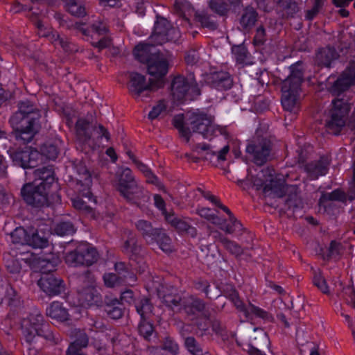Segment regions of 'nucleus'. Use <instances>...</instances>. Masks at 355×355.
<instances>
[{
	"mask_svg": "<svg viewBox=\"0 0 355 355\" xmlns=\"http://www.w3.org/2000/svg\"><path fill=\"white\" fill-rule=\"evenodd\" d=\"M314 284L324 293L329 292L324 279L320 275H315L313 278Z\"/></svg>",
	"mask_w": 355,
	"mask_h": 355,
	"instance_id": "53",
	"label": "nucleus"
},
{
	"mask_svg": "<svg viewBox=\"0 0 355 355\" xmlns=\"http://www.w3.org/2000/svg\"><path fill=\"white\" fill-rule=\"evenodd\" d=\"M228 297L234 302L238 309L243 311L246 317L257 316L265 318L267 316L266 312L251 304L244 306L238 297V293L234 289H232L228 294Z\"/></svg>",
	"mask_w": 355,
	"mask_h": 355,
	"instance_id": "20",
	"label": "nucleus"
},
{
	"mask_svg": "<svg viewBox=\"0 0 355 355\" xmlns=\"http://www.w3.org/2000/svg\"><path fill=\"white\" fill-rule=\"evenodd\" d=\"M81 31L84 35L91 34L92 41H90L92 45L98 49L102 50L108 47L111 44V41L107 37H103L98 41H96L97 37L103 35L107 32L106 25L101 21H97L92 24L89 31L80 28Z\"/></svg>",
	"mask_w": 355,
	"mask_h": 355,
	"instance_id": "15",
	"label": "nucleus"
},
{
	"mask_svg": "<svg viewBox=\"0 0 355 355\" xmlns=\"http://www.w3.org/2000/svg\"><path fill=\"white\" fill-rule=\"evenodd\" d=\"M37 26L38 35L40 37H47L55 46L60 45L65 51L69 50L67 41H64L63 38H60V35L54 32L51 27L45 26L40 21L37 23Z\"/></svg>",
	"mask_w": 355,
	"mask_h": 355,
	"instance_id": "23",
	"label": "nucleus"
},
{
	"mask_svg": "<svg viewBox=\"0 0 355 355\" xmlns=\"http://www.w3.org/2000/svg\"><path fill=\"white\" fill-rule=\"evenodd\" d=\"M106 311L107 315L112 319H119L122 316V310L118 306H107Z\"/></svg>",
	"mask_w": 355,
	"mask_h": 355,
	"instance_id": "57",
	"label": "nucleus"
},
{
	"mask_svg": "<svg viewBox=\"0 0 355 355\" xmlns=\"http://www.w3.org/2000/svg\"><path fill=\"white\" fill-rule=\"evenodd\" d=\"M49 230L48 227L34 230L28 229V246L34 248H44L48 245Z\"/></svg>",
	"mask_w": 355,
	"mask_h": 355,
	"instance_id": "21",
	"label": "nucleus"
},
{
	"mask_svg": "<svg viewBox=\"0 0 355 355\" xmlns=\"http://www.w3.org/2000/svg\"><path fill=\"white\" fill-rule=\"evenodd\" d=\"M198 95L199 89L192 77L186 78L180 76L173 79L171 84V96L174 101L182 103L193 100Z\"/></svg>",
	"mask_w": 355,
	"mask_h": 355,
	"instance_id": "7",
	"label": "nucleus"
},
{
	"mask_svg": "<svg viewBox=\"0 0 355 355\" xmlns=\"http://www.w3.org/2000/svg\"><path fill=\"white\" fill-rule=\"evenodd\" d=\"M46 315L51 318L60 322L69 319V314L67 310L59 302H53L46 309Z\"/></svg>",
	"mask_w": 355,
	"mask_h": 355,
	"instance_id": "26",
	"label": "nucleus"
},
{
	"mask_svg": "<svg viewBox=\"0 0 355 355\" xmlns=\"http://www.w3.org/2000/svg\"><path fill=\"white\" fill-rule=\"evenodd\" d=\"M76 168L78 173V184L80 187L89 189L92 185V178L85 164L80 163L76 166Z\"/></svg>",
	"mask_w": 355,
	"mask_h": 355,
	"instance_id": "33",
	"label": "nucleus"
},
{
	"mask_svg": "<svg viewBox=\"0 0 355 355\" xmlns=\"http://www.w3.org/2000/svg\"><path fill=\"white\" fill-rule=\"evenodd\" d=\"M254 331H258V336L262 343L260 345H259V344H257V345L260 347L266 346V347H269L270 345V340H269L267 334H266V332H264L262 329H254Z\"/></svg>",
	"mask_w": 355,
	"mask_h": 355,
	"instance_id": "59",
	"label": "nucleus"
},
{
	"mask_svg": "<svg viewBox=\"0 0 355 355\" xmlns=\"http://www.w3.org/2000/svg\"><path fill=\"white\" fill-rule=\"evenodd\" d=\"M265 40V30L262 27L257 29L256 35L254 38V42L256 45L261 44Z\"/></svg>",
	"mask_w": 355,
	"mask_h": 355,
	"instance_id": "60",
	"label": "nucleus"
},
{
	"mask_svg": "<svg viewBox=\"0 0 355 355\" xmlns=\"http://www.w3.org/2000/svg\"><path fill=\"white\" fill-rule=\"evenodd\" d=\"M42 151V153L49 159H55L58 155V149L53 145L44 146Z\"/></svg>",
	"mask_w": 355,
	"mask_h": 355,
	"instance_id": "51",
	"label": "nucleus"
},
{
	"mask_svg": "<svg viewBox=\"0 0 355 355\" xmlns=\"http://www.w3.org/2000/svg\"><path fill=\"white\" fill-rule=\"evenodd\" d=\"M212 79L213 87L218 90L228 89L232 85V80L230 75L225 72H220L214 74Z\"/></svg>",
	"mask_w": 355,
	"mask_h": 355,
	"instance_id": "31",
	"label": "nucleus"
},
{
	"mask_svg": "<svg viewBox=\"0 0 355 355\" xmlns=\"http://www.w3.org/2000/svg\"><path fill=\"white\" fill-rule=\"evenodd\" d=\"M174 126L178 129L180 135L184 137L187 142L190 139H193L194 135H191V131L188 128H184V119L183 114L176 115L173 120Z\"/></svg>",
	"mask_w": 355,
	"mask_h": 355,
	"instance_id": "35",
	"label": "nucleus"
},
{
	"mask_svg": "<svg viewBox=\"0 0 355 355\" xmlns=\"http://www.w3.org/2000/svg\"><path fill=\"white\" fill-rule=\"evenodd\" d=\"M82 197H77L72 200L74 208L85 213L91 212L92 209V205H96V200L91 193L89 189L83 187L80 190Z\"/></svg>",
	"mask_w": 355,
	"mask_h": 355,
	"instance_id": "22",
	"label": "nucleus"
},
{
	"mask_svg": "<svg viewBox=\"0 0 355 355\" xmlns=\"http://www.w3.org/2000/svg\"><path fill=\"white\" fill-rule=\"evenodd\" d=\"M321 5L322 0H315V6L311 10L307 11L306 17L309 20L312 19L318 12V9L321 6Z\"/></svg>",
	"mask_w": 355,
	"mask_h": 355,
	"instance_id": "62",
	"label": "nucleus"
},
{
	"mask_svg": "<svg viewBox=\"0 0 355 355\" xmlns=\"http://www.w3.org/2000/svg\"><path fill=\"white\" fill-rule=\"evenodd\" d=\"M121 300L123 302L131 304L134 302V295L131 290H127L121 293Z\"/></svg>",
	"mask_w": 355,
	"mask_h": 355,
	"instance_id": "63",
	"label": "nucleus"
},
{
	"mask_svg": "<svg viewBox=\"0 0 355 355\" xmlns=\"http://www.w3.org/2000/svg\"><path fill=\"white\" fill-rule=\"evenodd\" d=\"M180 36L179 30L171 28L170 23L163 17L157 18L151 40L157 44H162L167 41L175 42Z\"/></svg>",
	"mask_w": 355,
	"mask_h": 355,
	"instance_id": "12",
	"label": "nucleus"
},
{
	"mask_svg": "<svg viewBox=\"0 0 355 355\" xmlns=\"http://www.w3.org/2000/svg\"><path fill=\"white\" fill-rule=\"evenodd\" d=\"M192 148L193 150L196 152L199 157L207 159L209 155H216L218 161H225V156L230 150V147L227 144L223 145L219 150H218L219 146L216 144H196Z\"/></svg>",
	"mask_w": 355,
	"mask_h": 355,
	"instance_id": "19",
	"label": "nucleus"
},
{
	"mask_svg": "<svg viewBox=\"0 0 355 355\" xmlns=\"http://www.w3.org/2000/svg\"><path fill=\"white\" fill-rule=\"evenodd\" d=\"M137 228L139 231H140L144 236L145 237H151L152 235L154 234V230L153 229L150 223L148 222L140 220L136 224Z\"/></svg>",
	"mask_w": 355,
	"mask_h": 355,
	"instance_id": "45",
	"label": "nucleus"
},
{
	"mask_svg": "<svg viewBox=\"0 0 355 355\" xmlns=\"http://www.w3.org/2000/svg\"><path fill=\"white\" fill-rule=\"evenodd\" d=\"M185 346L193 355H200L201 352L200 347L193 337H188L184 341Z\"/></svg>",
	"mask_w": 355,
	"mask_h": 355,
	"instance_id": "47",
	"label": "nucleus"
},
{
	"mask_svg": "<svg viewBox=\"0 0 355 355\" xmlns=\"http://www.w3.org/2000/svg\"><path fill=\"white\" fill-rule=\"evenodd\" d=\"M220 225H217L227 234L234 233L236 230L240 229L241 226V223L233 216H230L228 220L220 219Z\"/></svg>",
	"mask_w": 355,
	"mask_h": 355,
	"instance_id": "39",
	"label": "nucleus"
},
{
	"mask_svg": "<svg viewBox=\"0 0 355 355\" xmlns=\"http://www.w3.org/2000/svg\"><path fill=\"white\" fill-rule=\"evenodd\" d=\"M28 229L26 230L21 227H17L10 234L11 242L15 245H28Z\"/></svg>",
	"mask_w": 355,
	"mask_h": 355,
	"instance_id": "32",
	"label": "nucleus"
},
{
	"mask_svg": "<svg viewBox=\"0 0 355 355\" xmlns=\"http://www.w3.org/2000/svg\"><path fill=\"white\" fill-rule=\"evenodd\" d=\"M37 284L45 293L50 296L58 295L64 291L62 281L52 274H43Z\"/></svg>",
	"mask_w": 355,
	"mask_h": 355,
	"instance_id": "18",
	"label": "nucleus"
},
{
	"mask_svg": "<svg viewBox=\"0 0 355 355\" xmlns=\"http://www.w3.org/2000/svg\"><path fill=\"white\" fill-rule=\"evenodd\" d=\"M159 248L165 252H170L172 251V247L171 245V239L168 236L165 234L162 235L158 241Z\"/></svg>",
	"mask_w": 355,
	"mask_h": 355,
	"instance_id": "54",
	"label": "nucleus"
},
{
	"mask_svg": "<svg viewBox=\"0 0 355 355\" xmlns=\"http://www.w3.org/2000/svg\"><path fill=\"white\" fill-rule=\"evenodd\" d=\"M355 85V62L350 63L341 76L334 82L331 90L335 94L347 89Z\"/></svg>",
	"mask_w": 355,
	"mask_h": 355,
	"instance_id": "17",
	"label": "nucleus"
},
{
	"mask_svg": "<svg viewBox=\"0 0 355 355\" xmlns=\"http://www.w3.org/2000/svg\"><path fill=\"white\" fill-rule=\"evenodd\" d=\"M6 266L11 272H17L20 270V266L18 263H15L12 260H8L6 262Z\"/></svg>",
	"mask_w": 355,
	"mask_h": 355,
	"instance_id": "64",
	"label": "nucleus"
},
{
	"mask_svg": "<svg viewBox=\"0 0 355 355\" xmlns=\"http://www.w3.org/2000/svg\"><path fill=\"white\" fill-rule=\"evenodd\" d=\"M128 88L135 100L142 101L149 96L152 91L157 87H156L153 78L147 81L144 75L137 72H131L129 74Z\"/></svg>",
	"mask_w": 355,
	"mask_h": 355,
	"instance_id": "8",
	"label": "nucleus"
},
{
	"mask_svg": "<svg viewBox=\"0 0 355 355\" xmlns=\"http://www.w3.org/2000/svg\"><path fill=\"white\" fill-rule=\"evenodd\" d=\"M42 324L43 317L37 309L22 320L21 329L25 340L28 343L31 344L42 335Z\"/></svg>",
	"mask_w": 355,
	"mask_h": 355,
	"instance_id": "11",
	"label": "nucleus"
},
{
	"mask_svg": "<svg viewBox=\"0 0 355 355\" xmlns=\"http://www.w3.org/2000/svg\"><path fill=\"white\" fill-rule=\"evenodd\" d=\"M257 20V13L252 8H247L241 18V25L247 28L254 25Z\"/></svg>",
	"mask_w": 355,
	"mask_h": 355,
	"instance_id": "38",
	"label": "nucleus"
},
{
	"mask_svg": "<svg viewBox=\"0 0 355 355\" xmlns=\"http://www.w3.org/2000/svg\"><path fill=\"white\" fill-rule=\"evenodd\" d=\"M189 121L193 130V133L191 132V135H195L193 140L197 139V134L209 140L218 136L220 137V140H226L225 129L215 124L211 116L203 113H193L189 118Z\"/></svg>",
	"mask_w": 355,
	"mask_h": 355,
	"instance_id": "5",
	"label": "nucleus"
},
{
	"mask_svg": "<svg viewBox=\"0 0 355 355\" xmlns=\"http://www.w3.org/2000/svg\"><path fill=\"white\" fill-rule=\"evenodd\" d=\"M175 8L183 14L184 17L186 16V12L191 10L190 4L186 0H176Z\"/></svg>",
	"mask_w": 355,
	"mask_h": 355,
	"instance_id": "55",
	"label": "nucleus"
},
{
	"mask_svg": "<svg viewBox=\"0 0 355 355\" xmlns=\"http://www.w3.org/2000/svg\"><path fill=\"white\" fill-rule=\"evenodd\" d=\"M164 348L169 351L173 354H176L178 352V345L176 343L171 340H166L164 345Z\"/></svg>",
	"mask_w": 355,
	"mask_h": 355,
	"instance_id": "61",
	"label": "nucleus"
},
{
	"mask_svg": "<svg viewBox=\"0 0 355 355\" xmlns=\"http://www.w3.org/2000/svg\"><path fill=\"white\" fill-rule=\"evenodd\" d=\"M329 164V162L327 157H322L318 162L308 164L304 170L311 179L315 180L327 173Z\"/></svg>",
	"mask_w": 355,
	"mask_h": 355,
	"instance_id": "24",
	"label": "nucleus"
},
{
	"mask_svg": "<svg viewBox=\"0 0 355 355\" xmlns=\"http://www.w3.org/2000/svg\"><path fill=\"white\" fill-rule=\"evenodd\" d=\"M257 190H262L267 196L282 197L284 195L286 187L285 180L279 175H275L273 169L266 168L254 175L250 171L246 178Z\"/></svg>",
	"mask_w": 355,
	"mask_h": 355,
	"instance_id": "3",
	"label": "nucleus"
},
{
	"mask_svg": "<svg viewBox=\"0 0 355 355\" xmlns=\"http://www.w3.org/2000/svg\"><path fill=\"white\" fill-rule=\"evenodd\" d=\"M166 220L179 232H186L192 237L197 235V230L194 227L191 226L187 221L178 218L173 214H166Z\"/></svg>",
	"mask_w": 355,
	"mask_h": 355,
	"instance_id": "25",
	"label": "nucleus"
},
{
	"mask_svg": "<svg viewBox=\"0 0 355 355\" xmlns=\"http://www.w3.org/2000/svg\"><path fill=\"white\" fill-rule=\"evenodd\" d=\"M54 231L57 235L63 236L73 234L75 229L71 223L62 222L56 225Z\"/></svg>",
	"mask_w": 355,
	"mask_h": 355,
	"instance_id": "44",
	"label": "nucleus"
},
{
	"mask_svg": "<svg viewBox=\"0 0 355 355\" xmlns=\"http://www.w3.org/2000/svg\"><path fill=\"white\" fill-rule=\"evenodd\" d=\"M155 205L162 211V214L166 216V214H172L173 213H167L165 209V202L162 198L159 195L154 196Z\"/></svg>",
	"mask_w": 355,
	"mask_h": 355,
	"instance_id": "58",
	"label": "nucleus"
},
{
	"mask_svg": "<svg viewBox=\"0 0 355 355\" xmlns=\"http://www.w3.org/2000/svg\"><path fill=\"white\" fill-rule=\"evenodd\" d=\"M139 331L145 338H148L153 332V327L146 320H141L139 326Z\"/></svg>",
	"mask_w": 355,
	"mask_h": 355,
	"instance_id": "49",
	"label": "nucleus"
},
{
	"mask_svg": "<svg viewBox=\"0 0 355 355\" xmlns=\"http://www.w3.org/2000/svg\"><path fill=\"white\" fill-rule=\"evenodd\" d=\"M80 246L73 251L68 252L65 256V262L70 266L76 267L83 265Z\"/></svg>",
	"mask_w": 355,
	"mask_h": 355,
	"instance_id": "41",
	"label": "nucleus"
},
{
	"mask_svg": "<svg viewBox=\"0 0 355 355\" xmlns=\"http://www.w3.org/2000/svg\"><path fill=\"white\" fill-rule=\"evenodd\" d=\"M338 57L336 50L327 47L320 49L316 54L315 62L318 65L329 67L331 62Z\"/></svg>",
	"mask_w": 355,
	"mask_h": 355,
	"instance_id": "28",
	"label": "nucleus"
},
{
	"mask_svg": "<svg viewBox=\"0 0 355 355\" xmlns=\"http://www.w3.org/2000/svg\"><path fill=\"white\" fill-rule=\"evenodd\" d=\"M214 237L216 240L219 241L223 244V245L232 254L237 256L241 253L242 250L239 245L224 237L219 232H216Z\"/></svg>",
	"mask_w": 355,
	"mask_h": 355,
	"instance_id": "37",
	"label": "nucleus"
},
{
	"mask_svg": "<svg viewBox=\"0 0 355 355\" xmlns=\"http://www.w3.org/2000/svg\"><path fill=\"white\" fill-rule=\"evenodd\" d=\"M166 105L164 101H160L152 110L149 112L148 116L151 119H156L164 110Z\"/></svg>",
	"mask_w": 355,
	"mask_h": 355,
	"instance_id": "56",
	"label": "nucleus"
},
{
	"mask_svg": "<svg viewBox=\"0 0 355 355\" xmlns=\"http://www.w3.org/2000/svg\"><path fill=\"white\" fill-rule=\"evenodd\" d=\"M67 10L73 15L82 17L85 15V8L79 4L77 0H64Z\"/></svg>",
	"mask_w": 355,
	"mask_h": 355,
	"instance_id": "42",
	"label": "nucleus"
},
{
	"mask_svg": "<svg viewBox=\"0 0 355 355\" xmlns=\"http://www.w3.org/2000/svg\"><path fill=\"white\" fill-rule=\"evenodd\" d=\"M105 284L108 287H114L121 284V278L115 274L108 273L103 276Z\"/></svg>",
	"mask_w": 355,
	"mask_h": 355,
	"instance_id": "50",
	"label": "nucleus"
},
{
	"mask_svg": "<svg viewBox=\"0 0 355 355\" xmlns=\"http://www.w3.org/2000/svg\"><path fill=\"white\" fill-rule=\"evenodd\" d=\"M74 336L77 338L69 347L67 355H83L80 351L87 345L88 339L80 330H76Z\"/></svg>",
	"mask_w": 355,
	"mask_h": 355,
	"instance_id": "27",
	"label": "nucleus"
},
{
	"mask_svg": "<svg viewBox=\"0 0 355 355\" xmlns=\"http://www.w3.org/2000/svg\"><path fill=\"white\" fill-rule=\"evenodd\" d=\"M136 309L141 320H146L151 314L153 307L148 300L143 299L136 304Z\"/></svg>",
	"mask_w": 355,
	"mask_h": 355,
	"instance_id": "40",
	"label": "nucleus"
},
{
	"mask_svg": "<svg viewBox=\"0 0 355 355\" xmlns=\"http://www.w3.org/2000/svg\"><path fill=\"white\" fill-rule=\"evenodd\" d=\"M290 71V75L282 83V104L285 110L296 113L298 110L297 94L303 78L301 64L292 65Z\"/></svg>",
	"mask_w": 355,
	"mask_h": 355,
	"instance_id": "4",
	"label": "nucleus"
},
{
	"mask_svg": "<svg viewBox=\"0 0 355 355\" xmlns=\"http://www.w3.org/2000/svg\"><path fill=\"white\" fill-rule=\"evenodd\" d=\"M332 103L333 107L327 116L325 125L329 131L338 134L345 124L349 107L342 99L334 100Z\"/></svg>",
	"mask_w": 355,
	"mask_h": 355,
	"instance_id": "9",
	"label": "nucleus"
},
{
	"mask_svg": "<svg viewBox=\"0 0 355 355\" xmlns=\"http://www.w3.org/2000/svg\"><path fill=\"white\" fill-rule=\"evenodd\" d=\"M153 54H157L155 47L148 44L141 43L137 45L134 50L135 56L141 62H148Z\"/></svg>",
	"mask_w": 355,
	"mask_h": 355,
	"instance_id": "29",
	"label": "nucleus"
},
{
	"mask_svg": "<svg viewBox=\"0 0 355 355\" xmlns=\"http://www.w3.org/2000/svg\"><path fill=\"white\" fill-rule=\"evenodd\" d=\"M83 265L89 266L96 262L98 259V252L94 248H88L85 245L80 246Z\"/></svg>",
	"mask_w": 355,
	"mask_h": 355,
	"instance_id": "36",
	"label": "nucleus"
},
{
	"mask_svg": "<svg viewBox=\"0 0 355 355\" xmlns=\"http://www.w3.org/2000/svg\"><path fill=\"white\" fill-rule=\"evenodd\" d=\"M10 157L16 165L26 168L36 166L42 155L37 150H33L31 147H25L23 150H10Z\"/></svg>",
	"mask_w": 355,
	"mask_h": 355,
	"instance_id": "14",
	"label": "nucleus"
},
{
	"mask_svg": "<svg viewBox=\"0 0 355 355\" xmlns=\"http://www.w3.org/2000/svg\"><path fill=\"white\" fill-rule=\"evenodd\" d=\"M40 116L38 110L28 102L21 103L19 111L10 119L11 125L16 132L17 139L30 142L39 131Z\"/></svg>",
	"mask_w": 355,
	"mask_h": 355,
	"instance_id": "2",
	"label": "nucleus"
},
{
	"mask_svg": "<svg viewBox=\"0 0 355 355\" xmlns=\"http://www.w3.org/2000/svg\"><path fill=\"white\" fill-rule=\"evenodd\" d=\"M135 164L138 169L141 171L147 178V181L151 183H155L157 178L152 173L151 171L143 163L135 160Z\"/></svg>",
	"mask_w": 355,
	"mask_h": 355,
	"instance_id": "48",
	"label": "nucleus"
},
{
	"mask_svg": "<svg viewBox=\"0 0 355 355\" xmlns=\"http://www.w3.org/2000/svg\"><path fill=\"white\" fill-rule=\"evenodd\" d=\"M157 290V294L160 298H162L166 304L171 308L177 307L180 304L182 301L180 297L178 295H174L173 293L165 294L164 287L159 285V287L155 286Z\"/></svg>",
	"mask_w": 355,
	"mask_h": 355,
	"instance_id": "34",
	"label": "nucleus"
},
{
	"mask_svg": "<svg viewBox=\"0 0 355 355\" xmlns=\"http://www.w3.org/2000/svg\"><path fill=\"white\" fill-rule=\"evenodd\" d=\"M80 304L83 306H91L98 302V295L92 286L87 287L79 293Z\"/></svg>",
	"mask_w": 355,
	"mask_h": 355,
	"instance_id": "30",
	"label": "nucleus"
},
{
	"mask_svg": "<svg viewBox=\"0 0 355 355\" xmlns=\"http://www.w3.org/2000/svg\"><path fill=\"white\" fill-rule=\"evenodd\" d=\"M92 122V116H90V121L83 119H79L76 123V130L79 137L82 138L85 141L92 140L97 145L101 144L103 138L106 141L110 139V133L101 125H98L92 128L90 131L89 123Z\"/></svg>",
	"mask_w": 355,
	"mask_h": 355,
	"instance_id": "10",
	"label": "nucleus"
},
{
	"mask_svg": "<svg viewBox=\"0 0 355 355\" xmlns=\"http://www.w3.org/2000/svg\"><path fill=\"white\" fill-rule=\"evenodd\" d=\"M197 214L206 220L210 221L214 225H220V218H218L213 211L207 207H201L197 209Z\"/></svg>",
	"mask_w": 355,
	"mask_h": 355,
	"instance_id": "43",
	"label": "nucleus"
},
{
	"mask_svg": "<svg viewBox=\"0 0 355 355\" xmlns=\"http://www.w3.org/2000/svg\"><path fill=\"white\" fill-rule=\"evenodd\" d=\"M168 61L160 54H153V57L148 60L147 69L148 74L152 77L156 87H161L163 85V77L168 71Z\"/></svg>",
	"mask_w": 355,
	"mask_h": 355,
	"instance_id": "13",
	"label": "nucleus"
},
{
	"mask_svg": "<svg viewBox=\"0 0 355 355\" xmlns=\"http://www.w3.org/2000/svg\"><path fill=\"white\" fill-rule=\"evenodd\" d=\"M246 150L253 155L254 161L257 165H262L267 161L270 151V141L266 139H258L249 144Z\"/></svg>",
	"mask_w": 355,
	"mask_h": 355,
	"instance_id": "16",
	"label": "nucleus"
},
{
	"mask_svg": "<svg viewBox=\"0 0 355 355\" xmlns=\"http://www.w3.org/2000/svg\"><path fill=\"white\" fill-rule=\"evenodd\" d=\"M210 7L220 15H225L227 11V6L225 3H220L218 0H210Z\"/></svg>",
	"mask_w": 355,
	"mask_h": 355,
	"instance_id": "52",
	"label": "nucleus"
},
{
	"mask_svg": "<svg viewBox=\"0 0 355 355\" xmlns=\"http://www.w3.org/2000/svg\"><path fill=\"white\" fill-rule=\"evenodd\" d=\"M115 186L120 193L128 200L138 203L144 191L135 182L132 171L128 168H120L116 172Z\"/></svg>",
	"mask_w": 355,
	"mask_h": 355,
	"instance_id": "6",
	"label": "nucleus"
},
{
	"mask_svg": "<svg viewBox=\"0 0 355 355\" xmlns=\"http://www.w3.org/2000/svg\"><path fill=\"white\" fill-rule=\"evenodd\" d=\"M31 264L33 265V268H35V269H40L41 272L43 273L46 272V270H44L45 267L50 266V268L48 269V270H51V268H53V266L49 261H46V259H41L40 257H34L31 260Z\"/></svg>",
	"mask_w": 355,
	"mask_h": 355,
	"instance_id": "46",
	"label": "nucleus"
},
{
	"mask_svg": "<svg viewBox=\"0 0 355 355\" xmlns=\"http://www.w3.org/2000/svg\"><path fill=\"white\" fill-rule=\"evenodd\" d=\"M34 176V181L26 184L21 189L24 200L35 207L49 205V189L55 180L53 171L46 168L37 169L35 171Z\"/></svg>",
	"mask_w": 355,
	"mask_h": 355,
	"instance_id": "1",
	"label": "nucleus"
}]
</instances>
